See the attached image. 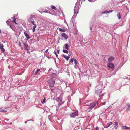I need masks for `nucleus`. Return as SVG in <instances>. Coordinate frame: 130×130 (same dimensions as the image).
Returning <instances> with one entry per match:
<instances>
[{"mask_svg": "<svg viewBox=\"0 0 130 130\" xmlns=\"http://www.w3.org/2000/svg\"><path fill=\"white\" fill-rule=\"evenodd\" d=\"M49 86L51 87L54 86L55 83V80L52 78H50L47 81Z\"/></svg>", "mask_w": 130, "mask_h": 130, "instance_id": "nucleus-1", "label": "nucleus"}, {"mask_svg": "<svg viewBox=\"0 0 130 130\" xmlns=\"http://www.w3.org/2000/svg\"><path fill=\"white\" fill-rule=\"evenodd\" d=\"M78 115V110H75L72 113L70 114V117L71 118H74L77 116Z\"/></svg>", "mask_w": 130, "mask_h": 130, "instance_id": "nucleus-2", "label": "nucleus"}, {"mask_svg": "<svg viewBox=\"0 0 130 130\" xmlns=\"http://www.w3.org/2000/svg\"><path fill=\"white\" fill-rule=\"evenodd\" d=\"M96 104V102H93L91 103L89 106H85V107L88 108V109H91L94 107Z\"/></svg>", "mask_w": 130, "mask_h": 130, "instance_id": "nucleus-3", "label": "nucleus"}, {"mask_svg": "<svg viewBox=\"0 0 130 130\" xmlns=\"http://www.w3.org/2000/svg\"><path fill=\"white\" fill-rule=\"evenodd\" d=\"M68 38V36L65 33H63L61 35V39L62 40H65Z\"/></svg>", "mask_w": 130, "mask_h": 130, "instance_id": "nucleus-4", "label": "nucleus"}, {"mask_svg": "<svg viewBox=\"0 0 130 130\" xmlns=\"http://www.w3.org/2000/svg\"><path fill=\"white\" fill-rule=\"evenodd\" d=\"M114 127L116 129H117L118 127V123L117 122H115L113 123Z\"/></svg>", "mask_w": 130, "mask_h": 130, "instance_id": "nucleus-5", "label": "nucleus"}, {"mask_svg": "<svg viewBox=\"0 0 130 130\" xmlns=\"http://www.w3.org/2000/svg\"><path fill=\"white\" fill-rule=\"evenodd\" d=\"M27 33V31H25L24 32V35L27 38V39L28 40L30 39V37L28 35Z\"/></svg>", "mask_w": 130, "mask_h": 130, "instance_id": "nucleus-6", "label": "nucleus"}, {"mask_svg": "<svg viewBox=\"0 0 130 130\" xmlns=\"http://www.w3.org/2000/svg\"><path fill=\"white\" fill-rule=\"evenodd\" d=\"M0 48L2 53L5 51V49L3 48V46L2 44L0 43Z\"/></svg>", "mask_w": 130, "mask_h": 130, "instance_id": "nucleus-7", "label": "nucleus"}, {"mask_svg": "<svg viewBox=\"0 0 130 130\" xmlns=\"http://www.w3.org/2000/svg\"><path fill=\"white\" fill-rule=\"evenodd\" d=\"M107 66L108 67L111 68V69H113L114 67V66L113 64L112 63L109 64Z\"/></svg>", "mask_w": 130, "mask_h": 130, "instance_id": "nucleus-8", "label": "nucleus"}, {"mask_svg": "<svg viewBox=\"0 0 130 130\" xmlns=\"http://www.w3.org/2000/svg\"><path fill=\"white\" fill-rule=\"evenodd\" d=\"M6 22L7 23V24L8 23H9L11 25H12L13 24V20H12L11 21L9 20L8 21H7Z\"/></svg>", "mask_w": 130, "mask_h": 130, "instance_id": "nucleus-9", "label": "nucleus"}, {"mask_svg": "<svg viewBox=\"0 0 130 130\" xmlns=\"http://www.w3.org/2000/svg\"><path fill=\"white\" fill-rule=\"evenodd\" d=\"M114 57L111 56L108 58V61H112L114 60Z\"/></svg>", "mask_w": 130, "mask_h": 130, "instance_id": "nucleus-10", "label": "nucleus"}, {"mask_svg": "<svg viewBox=\"0 0 130 130\" xmlns=\"http://www.w3.org/2000/svg\"><path fill=\"white\" fill-rule=\"evenodd\" d=\"M112 122H110L108 123L107 125L106 128L108 127H109L110 125H112Z\"/></svg>", "mask_w": 130, "mask_h": 130, "instance_id": "nucleus-11", "label": "nucleus"}, {"mask_svg": "<svg viewBox=\"0 0 130 130\" xmlns=\"http://www.w3.org/2000/svg\"><path fill=\"white\" fill-rule=\"evenodd\" d=\"M0 112H7V111L5 109H0Z\"/></svg>", "mask_w": 130, "mask_h": 130, "instance_id": "nucleus-12", "label": "nucleus"}, {"mask_svg": "<svg viewBox=\"0 0 130 130\" xmlns=\"http://www.w3.org/2000/svg\"><path fill=\"white\" fill-rule=\"evenodd\" d=\"M37 27V26L36 25H34V26L33 27V28L32 29V31L33 32H35V29Z\"/></svg>", "mask_w": 130, "mask_h": 130, "instance_id": "nucleus-13", "label": "nucleus"}, {"mask_svg": "<svg viewBox=\"0 0 130 130\" xmlns=\"http://www.w3.org/2000/svg\"><path fill=\"white\" fill-rule=\"evenodd\" d=\"M59 30L61 32H65L66 31L65 29H62L60 28H59Z\"/></svg>", "mask_w": 130, "mask_h": 130, "instance_id": "nucleus-14", "label": "nucleus"}, {"mask_svg": "<svg viewBox=\"0 0 130 130\" xmlns=\"http://www.w3.org/2000/svg\"><path fill=\"white\" fill-rule=\"evenodd\" d=\"M65 48L67 50L69 49V45L67 44H65Z\"/></svg>", "mask_w": 130, "mask_h": 130, "instance_id": "nucleus-15", "label": "nucleus"}, {"mask_svg": "<svg viewBox=\"0 0 130 130\" xmlns=\"http://www.w3.org/2000/svg\"><path fill=\"white\" fill-rule=\"evenodd\" d=\"M117 16L119 19H120L121 18V16L120 13H119L117 14Z\"/></svg>", "mask_w": 130, "mask_h": 130, "instance_id": "nucleus-16", "label": "nucleus"}, {"mask_svg": "<svg viewBox=\"0 0 130 130\" xmlns=\"http://www.w3.org/2000/svg\"><path fill=\"white\" fill-rule=\"evenodd\" d=\"M63 57L67 61L68 60V58L67 56L64 55H63Z\"/></svg>", "mask_w": 130, "mask_h": 130, "instance_id": "nucleus-17", "label": "nucleus"}, {"mask_svg": "<svg viewBox=\"0 0 130 130\" xmlns=\"http://www.w3.org/2000/svg\"><path fill=\"white\" fill-rule=\"evenodd\" d=\"M51 77H54L55 78L56 77V75L55 74L53 73L51 76Z\"/></svg>", "mask_w": 130, "mask_h": 130, "instance_id": "nucleus-18", "label": "nucleus"}, {"mask_svg": "<svg viewBox=\"0 0 130 130\" xmlns=\"http://www.w3.org/2000/svg\"><path fill=\"white\" fill-rule=\"evenodd\" d=\"M62 103V100L60 99L59 100V103H58L59 106H60V105Z\"/></svg>", "mask_w": 130, "mask_h": 130, "instance_id": "nucleus-19", "label": "nucleus"}, {"mask_svg": "<svg viewBox=\"0 0 130 130\" xmlns=\"http://www.w3.org/2000/svg\"><path fill=\"white\" fill-rule=\"evenodd\" d=\"M62 51L63 52L66 53L68 54L69 53L68 51L66 50H63Z\"/></svg>", "mask_w": 130, "mask_h": 130, "instance_id": "nucleus-20", "label": "nucleus"}, {"mask_svg": "<svg viewBox=\"0 0 130 130\" xmlns=\"http://www.w3.org/2000/svg\"><path fill=\"white\" fill-rule=\"evenodd\" d=\"M40 69H37V70L36 71L35 73L34 74L35 75H36L37 74L38 72L39 71H40Z\"/></svg>", "mask_w": 130, "mask_h": 130, "instance_id": "nucleus-21", "label": "nucleus"}, {"mask_svg": "<svg viewBox=\"0 0 130 130\" xmlns=\"http://www.w3.org/2000/svg\"><path fill=\"white\" fill-rule=\"evenodd\" d=\"M16 21V19L15 18H13V24H14V23H15V24H17V23L15 21Z\"/></svg>", "mask_w": 130, "mask_h": 130, "instance_id": "nucleus-22", "label": "nucleus"}, {"mask_svg": "<svg viewBox=\"0 0 130 130\" xmlns=\"http://www.w3.org/2000/svg\"><path fill=\"white\" fill-rule=\"evenodd\" d=\"M127 127L125 126L122 127V129H127Z\"/></svg>", "mask_w": 130, "mask_h": 130, "instance_id": "nucleus-23", "label": "nucleus"}, {"mask_svg": "<svg viewBox=\"0 0 130 130\" xmlns=\"http://www.w3.org/2000/svg\"><path fill=\"white\" fill-rule=\"evenodd\" d=\"M74 64H77V61L75 59H74Z\"/></svg>", "mask_w": 130, "mask_h": 130, "instance_id": "nucleus-24", "label": "nucleus"}, {"mask_svg": "<svg viewBox=\"0 0 130 130\" xmlns=\"http://www.w3.org/2000/svg\"><path fill=\"white\" fill-rule=\"evenodd\" d=\"M51 8L53 9H54L55 10H56V7L52 5L51 6Z\"/></svg>", "mask_w": 130, "mask_h": 130, "instance_id": "nucleus-25", "label": "nucleus"}, {"mask_svg": "<svg viewBox=\"0 0 130 130\" xmlns=\"http://www.w3.org/2000/svg\"><path fill=\"white\" fill-rule=\"evenodd\" d=\"M107 12H108V11L105 10V11H104L103 12H102V14L107 13H108Z\"/></svg>", "mask_w": 130, "mask_h": 130, "instance_id": "nucleus-26", "label": "nucleus"}, {"mask_svg": "<svg viewBox=\"0 0 130 130\" xmlns=\"http://www.w3.org/2000/svg\"><path fill=\"white\" fill-rule=\"evenodd\" d=\"M34 21V20L32 19V18H31L30 20V21L31 23L33 21Z\"/></svg>", "mask_w": 130, "mask_h": 130, "instance_id": "nucleus-27", "label": "nucleus"}, {"mask_svg": "<svg viewBox=\"0 0 130 130\" xmlns=\"http://www.w3.org/2000/svg\"><path fill=\"white\" fill-rule=\"evenodd\" d=\"M45 98H44L43 99V102H42V104H43L44 103H45Z\"/></svg>", "mask_w": 130, "mask_h": 130, "instance_id": "nucleus-28", "label": "nucleus"}, {"mask_svg": "<svg viewBox=\"0 0 130 130\" xmlns=\"http://www.w3.org/2000/svg\"><path fill=\"white\" fill-rule=\"evenodd\" d=\"M54 53L55 54V55H56V57H57V58H58V55H57V53H56V52L55 51L54 52Z\"/></svg>", "mask_w": 130, "mask_h": 130, "instance_id": "nucleus-29", "label": "nucleus"}, {"mask_svg": "<svg viewBox=\"0 0 130 130\" xmlns=\"http://www.w3.org/2000/svg\"><path fill=\"white\" fill-rule=\"evenodd\" d=\"M60 98L59 97H58L57 98L56 100L57 101H59L60 100Z\"/></svg>", "mask_w": 130, "mask_h": 130, "instance_id": "nucleus-30", "label": "nucleus"}, {"mask_svg": "<svg viewBox=\"0 0 130 130\" xmlns=\"http://www.w3.org/2000/svg\"><path fill=\"white\" fill-rule=\"evenodd\" d=\"M113 11V10H109V11H108L107 13H109L111 12L112 11Z\"/></svg>", "mask_w": 130, "mask_h": 130, "instance_id": "nucleus-31", "label": "nucleus"}, {"mask_svg": "<svg viewBox=\"0 0 130 130\" xmlns=\"http://www.w3.org/2000/svg\"><path fill=\"white\" fill-rule=\"evenodd\" d=\"M8 25H9V26H10V28H12V27L11 26V25H10L9 23H8Z\"/></svg>", "mask_w": 130, "mask_h": 130, "instance_id": "nucleus-32", "label": "nucleus"}, {"mask_svg": "<svg viewBox=\"0 0 130 130\" xmlns=\"http://www.w3.org/2000/svg\"><path fill=\"white\" fill-rule=\"evenodd\" d=\"M35 22L34 21L31 22V23L34 25H36L35 24Z\"/></svg>", "mask_w": 130, "mask_h": 130, "instance_id": "nucleus-33", "label": "nucleus"}, {"mask_svg": "<svg viewBox=\"0 0 130 130\" xmlns=\"http://www.w3.org/2000/svg\"><path fill=\"white\" fill-rule=\"evenodd\" d=\"M73 59L72 58L70 59V62H73Z\"/></svg>", "mask_w": 130, "mask_h": 130, "instance_id": "nucleus-34", "label": "nucleus"}, {"mask_svg": "<svg viewBox=\"0 0 130 130\" xmlns=\"http://www.w3.org/2000/svg\"><path fill=\"white\" fill-rule=\"evenodd\" d=\"M99 128L98 127H96L95 128V129L96 130H99Z\"/></svg>", "mask_w": 130, "mask_h": 130, "instance_id": "nucleus-35", "label": "nucleus"}, {"mask_svg": "<svg viewBox=\"0 0 130 130\" xmlns=\"http://www.w3.org/2000/svg\"><path fill=\"white\" fill-rule=\"evenodd\" d=\"M18 44L19 45V46H21V42H19Z\"/></svg>", "mask_w": 130, "mask_h": 130, "instance_id": "nucleus-36", "label": "nucleus"}, {"mask_svg": "<svg viewBox=\"0 0 130 130\" xmlns=\"http://www.w3.org/2000/svg\"><path fill=\"white\" fill-rule=\"evenodd\" d=\"M26 49L27 50H29V47H26Z\"/></svg>", "mask_w": 130, "mask_h": 130, "instance_id": "nucleus-37", "label": "nucleus"}, {"mask_svg": "<svg viewBox=\"0 0 130 130\" xmlns=\"http://www.w3.org/2000/svg\"><path fill=\"white\" fill-rule=\"evenodd\" d=\"M25 46L26 47H28V46L27 45H25V44H24Z\"/></svg>", "mask_w": 130, "mask_h": 130, "instance_id": "nucleus-38", "label": "nucleus"}, {"mask_svg": "<svg viewBox=\"0 0 130 130\" xmlns=\"http://www.w3.org/2000/svg\"><path fill=\"white\" fill-rule=\"evenodd\" d=\"M127 105L128 107L129 108H130V105L129 104H127Z\"/></svg>", "mask_w": 130, "mask_h": 130, "instance_id": "nucleus-39", "label": "nucleus"}, {"mask_svg": "<svg viewBox=\"0 0 130 130\" xmlns=\"http://www.w3.org/2000/svg\"><path fill=\"white\" fill-rule=\"evenodd\" d=\"M59 51H60V50H57V53L58 54H59Z\"/></svg>", "mask_w": 130, "mask_h": 130, "instance_id": "nucleus-40", "label": "nucleus"}, {"mask_svg": "<svg viewBox=\"0 0 130 130\" xmlns=\"http://www.w3.org/2000/svg\"><path fill=\"white\" fill-rule=\"evenodd\" d=\"M48 49H47V50H46V51H45V52L46 53H47V52H48Z\"/></svg>", "mask_w": 130, "mask_h": 130, "instance_id": "nucleus-41", "label": "nucleus"}, {"mask_svg": "<svg viewBox=\"0 0 130 130\" xmlns=\"http://www.w3.org/2000/svg\"><path fill=\"white\" fill-rule=\"evenodd\" d=\"M48 11V10H47V11H43V12H45L46 13H47V11Z\"/></svg>", "mask_w": 130, "mask_h": 130, "instance_id": "nucleus-42", "label": "nucleus"}, {"mask_svg": "<svg viewBox=\"0 0 130 130\" xmlns=\"http://www.w3.org/2000/svg\"><path fill=\"white\" fill-rule=\"evenodd\" d=\"M129 110H130V109L129 108H127L126 109V110L128 111H129Z\"/></svg>", "mask_w": 130, "mask_h": 130, "instance_id": "nucleus-43", "label": "nucleus"}, {"mask_svg": "<svg viewBox=\"0 0 130 130\" xmlns=\"http://www.w3.org/2000/svg\"><path fill=\"white\" fill-rule=\"evenodd\" d=\"M70 56H67L68 58V59H69V58H70Z\"/></svg>", "mask_w": 130, "mask_h": 130, "instance_id": "nucleus-44", "label": "nucleus"}, {"mask_svg": "<svg viewBox=\"0 0 130 130\" xmlns=\"http://www.w3.org/2000/svg\"><path fill=\"white\" fill-rule=\"evenodd\" d=\"M130 128V127H127V129H129Z\"/></svg>", "mask_w": 130, "mask_h": 130, "instance_id": "nucleus-45", "label": "nucleus"}, {"mask_svg": "<svg viewBox=\"0 0 130 130\" xmlns=\"http://www.w3.org/2000/svg\"><path fill=\"white\" fill-rule=\"evenodd\" d=\"M71 55V54H69V55H68V56H70V55Z\"/></svg>", "mask_w": 130, "mask_h": 130, "instance_id": "nucleus-46", "label": "nucleus"}, {"mask_svg": "<svg viewBox=\"0 0 130 130\" xmlns=\"http://www.w3.org/2000/svg\"><path fill=\"white\" fill-rule=\"evenodd\" d=\"M90 28L91 30L92 29V28L91 27H90Z\"/></svg>", "mask_w": 130, "mask_h": 130, "instance_id": "nucleus-47", "label": "nucleus"}, {"mask_svg": "<svg viewBox=\"0 0 130 130\" xmlns=\"http://www.w3.org/2000/svg\"><path fill=\"white\" fill-rule=\"evenodd\" d=\"M74 13H75V11H74Z\"/></svg>", "mask_w": 130, "mask_h": 130, "instance_id": "nucleus-48", "label": "nucleus"}]
</instances>
